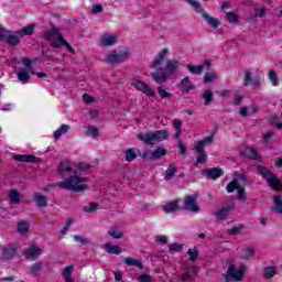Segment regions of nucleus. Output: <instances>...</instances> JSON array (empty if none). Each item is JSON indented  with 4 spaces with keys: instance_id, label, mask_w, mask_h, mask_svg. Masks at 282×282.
<instances>
[{
    "instance_id": "1",
    "label": "nucleus",
    "mask_w": 282,
    "mask_h": 282,
    "mask_svg": "<svg viewBox=\"0 0 282 282\" xmlns=\"http://www.w3.org/2000/svg\"><path fill=\"white\" fill-rule=\"evenodd\" d=\"M166 56H169V48H163L158 53L156 57L152 63V78L154 83H166V79L171 76H175V72L180 69V61L177 59H167L165 67H162Z\"/></svg>"
},
{
    "instance_id": "2",
    "label": "nucleus",
    "mask_w": 282,
    "mask_h": 282,
    "mask_svg": "<svg viewBox=\"0 0 282 282\" xmlns=\"http://www.w3.org/2000/svg\"><path fill=\"white\" fill-rule=\"evenodd\" d=\"M85 182H89V178L74 174L68 176L65 181L54 183L51 186L52 188H62L63 191H72L73 193H83V191L89 188Z\"/></svg>"
},
{
    "instance_id": "3",
    "label": "nucleus",
    "mask_w": 282,
    "mask_h": 282,
    "mask_svg": "<svg viewBox=\"0 0 282 282\" xmlns=\"http://www.w3.org/2000/svg\"><path fill=\"white\" fill-rule=\"evenodd\" d=\"M169 130H156L154 132H140L137 134L138 140L143 142V144H148V147H154L159 142H164V140H169Z\"/></svg>"
},
{
    "instance_id": "4",
    "label": "nucleus",
    "mask_w": 282,
    "mask_h": 282,
    "mask_svg": "<svg viewBox=\"0 0 282 282\" xmlns=\"http://www.w3.org/2000/svg\"><path fill=\"white\" fill-rule=\"evenodd\" d=\"M131 56V51L129 48H123L121 51H110L106 57V63L108 65H120V63H124Z\"/></svg>"
},
{
    "instance_id": "5",
    "label": "nucleus",
    "mask_w": 282,
    "mask_h": 282,
    "mask_svg": "<svg viewBox=\"0 0 282 282\" xmlns=\"http://www.w3.org/2000/svg\"><path fill=\"white\" fill-rule=\"evenodd\" d=\"M206 144H213V137H206L196 143L195 149L196 153L198 154L195 163L196 166L197 164H204V162H207L208 160V155H206V151L204 150Z\"/></svg>"
},
{
    "instance_id": "6",
    "label": "nucleus",
    "mask_w": 282,
    "mask_h": 282,
    "mask_svg": "<svg viewBox=\"0 0 282 282\" xmlns=\"http://www.w3.org/2000/svg\"><path fill=\"white\" fill-rule=\"evenodd\" d=\"M243 270H246V265L241 264L237 270V267L232 264V261H229V268L227 270L225 281H241V279H243Z\"/></svg>"
},
{
    "instance_id": "7",
    "label": "nucleus",
    "mask_w": 282,
    "mask_h": 282,
    "mask_svg": "<svg viewBox=\"0 0 282 282\" xmlns=\"http://www.w3.org/2000/svg\"><path fill=\"white\" fill-rule=\"evenodd\" d=\"M199 194H193L185 196L184 199V210H189V213H199V205H197V198Z\"/></svg>"
},
{
    "instance_id": "8",
    "label": "nucleus",
    "mask_w": 282,
    "mask_h": 282,
    "mask_svg": "<svg viewBox=\"0 0 282 282\" xmlns=\"http://www.w3.org/2000/svg\"><path fill=\"white\" fill-rule=\"evenodd\" d=\"M57 173L63 180L69 177L74 173V164L69 161H62L57 166Z\"/></svg>"
},
{
    "instance_id": "9",
    "label": "nucleus",
    "mask_w": 282,
    "mask_h": 282,
    "mask_svg": "<svg viewBox=\"0 0 282 282\" xmlns=\"http://www.w3.org/2000/svg\"><path fill=\"white\" fill-rule=\"evenodd\" d=\"M131 85L137 89V91H141V94H144V96H149V97L155 96V91H153V89H151V87H149L147 83L142 80L132 79Z\"/></svg>"
},
{
    "instance_id": "10",
    "label": "nucleus",
    "mask_w": 282,
    "mask_h": 282,
    "mask_svg": "<svg viewBox=\"0 0 282 282\" xmlns=\"http://www.w3.org/2000/svg\"><path fill=\"white\" fill-rule=\"evenodd\" d=\"M164 155H166V149L164 148H158L152 153L149 151L142 153L143 160H151L152 162L160 160V158H164Z\"/></svg>"
},
{
    "instance_id": "11",
    "label": "nucleus",
    "mask_w": 282,
    "mask_h": 282,
    "mask_svg": "<svg viewBox=\"0 0 282 282\" xmlns=\"http://www.w3.org/2000/svg\"><path fill=\"white\" fill-rule=\"evenodd\" d=\"M250 85L253 87V89H259L261 87V77L258 76V78L253 79L252 73L250 70H246L243 86L250 87Z\"/></svg>"
},
{
    "instance_id": "12",
    "label": "nucleus",
    "mask_w": 282,
    "mask_h": 282,
    "mask_svg": "<svg viewBox=\"0 0 282 282\" xmlns=\"http://www.w3.org/2000/svg\"><path fill=\"white\" fill-rule=\"evenodd\" d=\"M118 43V36L109 33H105L100 39L101 47H111V45H116Z\"/></svg>"
},
{
    "instance_id": "13",
    "label": "nucleus",
    "mask_w": 282,
    "mask_h": 282,
    "mask_svg": "<svg viewBox=\"0 0 282 282\" xmlns=\"http://www.w3.org/2000/svg\"><path fill=\"white\" fill-rule=\"evenodd\" d=\"M4 41H7L9 45L17 46L21 43V35H19V31L17 32L7 31Z\"/></svg>"
},
{
    "instance_id": "14",
    "label": "nucleus",
    "mask_w": 282,
    "mask_h": 282,
    "mask_svg": "<svg viewBox=\"0 0 282 282\" xmlns=\"http://www.w3.org/2000/svg\"><path fill=\"white\" fill-rule=\"evenodd\" d=\"M43 254V249L33 246L31 248H29L25 252H24V257L31 261H34L35 259H39V257H41Z\"/></svg>"
},
{
    "instance_id": "15",
    "label": "nucleus",
    "mask_w": 282,
    "mask_h": 282,
    "mask_svg": "<svg viewBox=\"0 0 282 282\" xmlns=\"http://www.w3.org/2000/svg\"><path fill=\"white\" fill-rule=\"evenodd\" d=\"M208 69L210 67V59H206L203 64L200 65H187V69L191 74L199 75L204 72V69Z\"/></svg>"
},
{
    "instance_id": "16",
    "label": "nucleus",
    "mask_w": 282,
    "mask_h": 282,
    "mask_svg": "<svg viewBox=\"0 0 282 282\" xmlns=\"http://www.w3.org/2000/svg\"><path fill=\"white\" fill-rule=\"evenodd\" d=\"M13 160H15V162H26L33 164H36V162H39V159H36V156L32 154H14Z\"/></svg>"
},
{
    "instance_id": "17",
    "label": "nucleus",
    "mask_w": 282,
    "mask_h": 282,
    "mask_svg": "<svg viewBox=\"0 0 282 282\" xmlns=\"http://www.w3.org/2000/svg\"><path fill=\"white\" fill-rule=\"evenodd\" d=\"M205 175H207L209 180H219V177L224 176V170L218 167L207 169Z\"/></svg>"
},
{
    "instance_id": "18",
    "label": "nucleus",
    "mask_w": 282,
    "mask_h": 282,
    "mask_svg": "<svg viewBox=\"0 0 282 282\" xmlns=\"http://www.w3.org/2000/svg\"><path fill=\"white\" fill-rule=\"evenodd\" d=\"M199 14H202L203 19L208 23V25L214 28V30L219 28V24H220L219 19L208 15V13H206V10L204 9L200 10Z\"/></svg>"
},
{
    "instance_id": "19",
    "label": "nucleus",
    "mask_w": 282,
    "mask_h": 282,
    "mask_svg": "<svg viewBox=\"0 0 282 282\" xmlns=\"http://www.w3.org/2000/svg\"><path fill=\"white\" fill-rule=\"evenodd\" d=\"M242 154L245 158H248L249 160H258L259 159V153L257 152V149H254L251 145H247L242 150Z\"/></svg>"
},
{
    "instance_id": "20",
    "label": "nucleus",
    "mask_w": 282,
    "mask_h": 282,
    "mask_svg": "<svg viewBox=\"0 0 282 282\" xmlns=\"http://www.w3.org/2000/svg\"><path fill=\"white\" fill-rule=\"evenodd\" d=\"M34 202L39 208H47V196L40 193H35Z\"/></svg>"
},
{
    "instance_id": "21",
    "label": "nucleus",
    "mask_w": 282,
    "mask_h": 282,
    "mask_svg": "<svg viewBox=\"0 0 282 282\" xmlns=\"http://www.w3.org/2000/svg\"><path fill=\"white\" fill-rule=\"evenodd\" d=\"M55 36H61V29L55 26L52 30L44 31L43 33V39H45V41H53Z\"/></svg>"
},
{
    "instance_id": "22",
    "label": "nucleus",
    "mask_w": 282,
    "mask_h": 282,
    "mask_svg": "<svg viewBox=\"0 0 282 282\" xmlns=\"http://www.w3.org/2000/svg\"><path fill=\"white\" fill-rule=\"evenodd\" d=\"M104 248L107 252V254H121L122 253V248L119 246L112 245V243H105Z\"/></svg>"
},
{
    "instance_id": "23",
    "label": "nucleus",
    "mask_w": 282,
    "mask_h": 282,
    "mask_svg": "<svg viewBox=\"0 0 282 282\" xmlns=\"http://www.w3.org/2000/svg\"><path fill=\"white\" fill-rule=\"evenodd\" d=\"M123 263H126V265H130L132 268H139V270H144V264H142V261L134 259V258H126L123 260Z\"/></svg>"
},
{
    "instance_id": "24",
    "label": "nucleus",
    "mask_w": 282,
    "mask_h": 282,
    "mask_svg": "<svg viewBox=\"0 0 282 282\" xmlns=\"http://www.w3.org/2000/svg\"><path fill=\"white\" fill-rule=\"evenodd\" d=\"M14 254H17V247L10 246V247L3 249V251H2V259L8 261L10 259H13Z\"/></svg>"
},
{
    "instance_id": "25",
    "label": "nucleus",
    "mask_w": 282,
    "mask_h": 282,
    "mask_svg": "<svg viewBox=\"0 0 282 282\" xmlns=\"http://www.w3.org/2000/svg\"><path fill=\"white\" fill-rule=\"evenodd\" d=\"M164 213L171 214V213H176V210H180V205L177 200H172L167 203L165 206H163Z\"/></svg>"
},
{
    "instance_id": "26",
    "label": "nucleus",
    "mask_w": 282,
    "mask_h": 282,
    "mask_svg": "<svg viewBox=\"0 0 282 282\" xmlns=\"http://www.w3.org/2000/svg\"><path fill=\"white\" fill-rule=\"evenodd\" d=\"M181 89L186 93L195 89V86L193 85V82H191V78L185 77L181 80Z\"/></svg>"
},
{
    "instance_id": "27",
    "label": "nucleus",
    "mask_w": 282,
    "mask_h": 282,
    "mask_svg": "<svg viewBox=\"0 0 282 282\" xmlns=\"http://www.w3.org/2000/svg\"><path fill=\"white\" fill-rule=\"evenodd\" d=\"M268 184L273 191H279V186H281V181L274 174L267 178Z\"/></svg>"
},
{
    "instance_id": "28",
    "label": "nucleus",
    "mask_w": 282,
    "mask_h": 282,
    "mask_svg": "<svg viewBox=\"0 0 282 282\" xmlns=\"http://www.w3.org/2000/svg\"><path fill=\"white\" fill-rule=\"evenodd\" d=\"M138 153H140V150L129 148L126 151V162H133V160H135V158H138Z\"/></svg>"
},
{
    "instance_id": "29",
    "label": "nucleus",
    "mask_w": 282,
    "mask_h": 282,
    "mask_svg": "<svg viewBox=\"0 0 282 282\" xmlns=\"http://www.w3.org/2000/svg\"><path fill=\"white\" fill-rule=\"evenodd\" d=\"M273 204H274V208H272V210L274 213H278L280 215H282V197L281 195L274 196L273 197Z\"/></svg>"
},
{
    "instance_id": "30",
    "label": "nucleus",
    "mask_w": 282,
    "mask_h": 282,
    "mask_svg": "<svg viewBox=\"0 0 282 282\" xmlns=\"http://www.w3.org/2000/svg\"><path fill=\"white\" fill-rule=\"evenodd\" d=\"M172 124H173V127L176 131V133L174 134V138H175V140H178L180 135H182V124H183V122L180 119H174Z\"/></svg>"
},
{
    "instance_id": "31",
    "label": "nucleus",
    "mask_w": 282,
    "mask_h": 282,
    "mask_svg": "<svg viewBox=\"0 0 282 282\" xmlns=\"http://www.w3.org/2000/svg\"><path fill=\"white\" fill-rule=\"evenodd\" d=\"M19 36H32L34 34V24H30L29 26L23 28L18 31Z\"/></svg>"
},
{
    "instance_id": "32",
    "label": "nucleus",
    "mask_w": 282,
    "mask_h": 282,
    "mask_svg": "<svg viewBox=\"0 0 282 282\" xmlns=\"http://www.w3.org/2000/svg\"><path fill=\"white\" fill-rule=\"evenodd\" d=\"M228 213H230V207H223L218 212H216V218L219 219V221H224L226 217H228Z\"/></svg>"
},
{
    "instance_id": "33",
    "label": "nucleus",
    "mask_w": 282,
    "mask_h": 282,
    "mask_svg": "<svg viewBox=\"0 0 282 282\" xmlns=\"http://www.w3.org/2000/svg\"><path fill=\"white\" fill-rule=\"evenodd\" d=\"M18 232L19 235H28L30 232V224L25 221H21L18 224Z\"/></svg>"
},
{
    "instance_id": "34",
    "label": "nucleus",
    "mask_w": 282,
    "mask_h": 282,
    "mask_svg": "<svg viewBox=\"0 0 282 282\" xmlns=\"http://www.w3.org/2000/svg\"><path fill=\"white\" fill-rule=\"evenodd\" d=\"M109 237H112V239H122L124 237V234L118 229V227H112L110 230H108Z\"/></svg>"
},
{
    "instance_id": "35",
    "label": "nucleus",
    "mask_w": 282,
    "mask_h": 282,
    "mask_svg": "<svg viewBox=\"0 0 282 282\" xmlns=\"http://www.w3.org/2000/svg\"><path fill=\"white\" fill-rule=\"evenodd\" d=\"M258 173L263 177V180H268L273 173L270 171V169L263 166V165H258Z\"/></svg>"
},
{
    "instance_id": "36",
    "label": "nucleus",
    "mask_w": 282,
    "mask_h": 282,
    "mask_svg": "<svg viewBox=\"0 0 282 282\" xmlns=\"http://www.w3.org/2000/svg\"><path fill=\"white\" fill-rule=\"evenodd\" d=\"M9 199L12 204H19V202H21V194L17 189H11L9 192Z\"/></svg>"
},
{
    "instance_id": "37",
    "label": "nucleus",
    "mask_w": 282,
    "mask_h": 282,
    "mask_svg": "<svg viewBox=\"0 0 282 282\" xmlns=\"http://www.w3.org/2000/svg\"><path fill=\"white\" fill-rule=\"evenodd\" d=\"M202 98L204 100V105L208 107L210 102H213V90H205L202 95Z\"/></svg>"
},
{
    "instance_id": "38",
    "label": "nucleus",
    "mask_w": 282,
    "mask_h": 282,
    "mask_svg": "<svg viewBox=\"0 0 282 282\" xmlns=\"http://www.w3.org/2000/svg\"><path fill=\"white\" fill-rule=\"evenodd\" d=\"M67 131H69V126H67V124H63V126H61V128L59 129H57L55 132H54V139L55 140H61V135L63 134V133H67Z\"/></svg>"
},
{
    "instance_id": "39",
    "label": "nucleus",
    "mask_w": 282,
    "mask_h": 282,
    "mask_svg": "<svg viewBox=\"0 0 282 282\" xmlns=\"http://www.w3.org/2000/svg\"><path fill=\"white\" fill-rule=\"evenodd\" d=\"M41 270H43V262H35L32 267H31V274L33 276H39V273L41 272Z\"/></svg>"
},
{
    "instance_id": "40",
    "label": "nucleus",
    "mask_w": 282,
    "mask_h": 282,
    "mask_svg": "<svg viewBox=\"0 0 282 282\" xmlns=\"http://www.w3.org/2000/svg\"><path fill=\"white\" fill-rule=\"evenodd\" d=\"M274 274H276V269L274 267H267L263 270L264 279H272V276H274Z\"/></svg>"
},
{
    "instance_id": "41",
    "label": "nucleus",
    "mask_w": 282,
    "mask_h": 282,
    "mask_svg": "<svg viewBox=\"0 0 282 282\" xmlns=\"http://www.w3.org/2000/svg\"><path fill=\"white\" fill-rule=\"evenodd\" d=\"M18 78L21 83H28V80H30V73L20 68V72H18Z\"/></svg>"
},
{
    "instance_id": "42",
    "label": "nucleus",
    "mask_w": 282,
    "mask_h": 282,
    "mask_svg": "<svg viewBox=\"0 0 282 282\" xmlns=\"http://www.w3.org/2000/svg\"><path fill=\"white\" fill-rule=\"evenodd\" d=\"M213 80H217V73L215 72L206 73L204 77L205 85L213 83Z\"/></svg>"
},
{
    "instance_id": "43",
    "label": "nucleus",
    "mask_w": 282,
    "mask_h": 282,
    "mask_svg": "<svg viewBox=\"0 0 282 282\" xmlns=\"http://www.w3.org/2000/svg\"><path fill=\"white\" fill-rule=\"evenodd\" d=\"M241 185H239L238 181H231L227 185V193H235V191H238Z\"/></svg>"
},
{
    "instance_id": "44",
    "label": "nucleus",
    "mask_w": 282,
    "mask_h": 282,
    "mask_svg": "<svg viewBox=\"0 0 282 282\" xmlns=\"http://www.w3.org/2000/svg\"><path fill=\"white\" fill-rule=\"evenodd\" d=\"M175 173H177V169L173 167V165H170L165 171V180H173V177H175Z\"/></svg>"
},
{
    "instance_id": "45",
    "label": "nucleus",
    "mask_w": 282,
    "mask_h": 282,
    "mask_svg": "<svg viewBox=\"0 0 282 282\" xmlns=\"http://www.w3.org/2000/svg\"><path fill=\"white\" fill-rule=\"evenodd\" d=\"M254 247L253 246H249L245 249V254H243V259H252V257H254Z\"/></svg>"
},
{
    "instance_id": "46",
    "label": "nucleus",
    "mask_w": 282,
    "mask_h": 282,
    "mask_svg": "<svg viewBox=\"0 0 282 282\" xmlns=\"http://www.w3.org/2000/svg\"><path fill=\"white\" fill-rule=\"evenodd\" d=\"M269 80H271L273 87H276L279 85V76H276V73L274 70L269 72Z\"/></svg>"
},
{
    "instance_id": "47",
    "label": "nucleus",
    "mask_w": 282,
    "mask_h": 282,
    "mask_svg": "<svg viewBox=\"0 0 282 282\" xmlns=\"http://www.w3.org/2000/svg\"><path fill=\"white\" fill-rule=\"evenodd\" d=\"M74 240L80 246H87L89 243V239L83 236L75 235Z\"/></svg>"
},
{
    "instance_id": "48",
    "label": "nucleus",
    "mask_w": 282,
    "mask_h": 282,
    "mask_svg": "<svg viewBox=\"0 0 282 282\" xmlns=\"http://www.w3.org/2000/svg\"><path fill=\"white\" fill-rule=\"evenodd\" d=\"M98 210V205L96 203H89L88 205L84 206L85 213H96Z\"/></svg>"
},
{
    "instance_id": "49",
    "label": "nucleus",
    "mask_w": 282,
    "mask_h": 282,
    "mask_svg": "<svg viewBox=\"0 0 282 282\" xmlns=\"http://www.w3.org/2000/svg\"><path fill=\"white\" fill-rule=\"evenodd\" d=\"M159 96L164 100V98H171V93L166 91L162 86L158 87Z\"/></svg>"
},
{
    "instance_id": "50",
    "label": "nucleus",
    "mask_w": 282,
    "mask_h": 282,
    "mask_svg": "<svg viewBox=\"0 0 282 282\" xmlns=\"http://www.w3.org/2000/svg\"><path fill=\"white\" fill-rule=\"evenodd\" d=\"M187 3H191L192 8H194V10L199 14L200 10H204V8H202V6L199 4V1H195V0H186Z\"/></svg>"
},
{
    "instance_id": "51",
    "label": "nucleus",
    "mask_w": 282,
    "mask_h": 282,
    "mask_svg": "<svg viewBox=\"0 0 282 282\" xmlns=\"http://www.w3.org/2000/svg\"><path fill=\"white\" fill-rule=\"evenodd\" d=\"M242 229H243V225L235 226L227 230V235H239V232H241Z\"/></svg>"
},
{
    "instance_id": "52",
    "label": "nucleus",
    "mask_w": 282,
    "mask_h": 282,
    "mask_svg": "<svg viewBox=\"0 0 282 282\" xmlns=\"http://www.w3.org/2000/svg\"><path fill=\"white\" fill-rule=\"evenodd\" d=\"M226 19L229 23H239V18L237 17V14L232 12H228L226 14Z\"/></svg>"
},
{
    "instance_id": "53",
    "label": "nucleus",
    "mask_w": 282,
    "mask_h": 282,
    "mask_svg": "<svg viewBox=\"0 0 282 282\" xmlns=\"http://www.w3.org/2000/svg\"><path fill=\"white\" fill-rule=\"evenodd\" d=\"M184 246L180 245V243H171L169 245V250L171 252H182Z\"/></svg>"
},
{
    "instance_id": "54",
    "label": "nucleus",
    "mask_w": 282,
    "mask_h": 282,
    "mask_svg": "<svg viewBox=\"0 0 282 282\" xmlns=\"http://www.w3.org/2000/svg\"><path fill=\"white\" fill-rule=\"evenodd\" d=\"M237 191H238L237 199L239 202H246V188L240 186L239 189H237Z\"/></svg>"
},
{
    "instance_id": "55",
    "label": "nucleus",
    "mask_w": 282,
    "mask_h": 282,
    "mask_svg": "<svg viewBox=\"0 0 282 282\" xmlns=\"http://www.w3.org/2000/svg\"><path fill=\"white\" fill-rule=\"evenodd\" d=\"M98 128L88 126L86 130V135H93L94 138H96V135H98Z\"/></svg>"
},
{
    "instance_id": "56",
    "label": "nucleus",
    "mask_w": 282,
    "mask_h": 282,
    "mask_svg": "<svg viewBox=\"0 0 282 282\" xmlns=\"http://www.w3.org/2000/svg\"><path fill=\"white\" fill-rule=\"evenodd\" d=\"M187 254H189V261H192V263H195V261H197V257L199 256V253H197V250L193 249H188Z\"/></svg>"
},
{
    "instance_id": "57",
    "label": "nucleus",
    "mask_w": 282,
    "mask_h": 282,
    "mask_svg": "<svg viewBox=\"0 0 282 282\" xmlns=\"http://www.w3.org/2000/svg\"><path fill=\"white\" fill-rule=\"evenodd\" d=\"M63 41H65V40L63 39V36L61 35V32H59V35H57V40L53 41L51 43V45H52V47H55L56 50H58V47H61V45H63Z\"/></svg>"
},
{
    "instance_id": "58",
    "label": "nucleus",
    "mask_w": 282,
    "mask_h": 282,
    "mask_svg": "<svg viewBox=\"0 0 282 282\" xmlns=\"http://www.w3.org/2000/svg\"><path fill=\"white\" fill-rule=\"evenodd\" d=\"M265 14H268V9L265 8L256 9V17H259V19H263Z\"/></svg>"
},
{
    "instance_id": "59",
    "label": "nucleus",
    "mask_w": 282,
    "mask_h": 282,
    "mask_svg": "<svg viewBox=\"0 0 282 282\" xmlns=\"http://www.w3.org/2000/svg\"><path fill=\"white\" fill-rule=\"evenodd\" d=\"M72 272H74V267L68 265L63 270L62 274L66 279L67 276H72Z\"/></svg>"
},
{
    "instance_id": "60",
    "label": "nucleus",
    "mask_w": 282,
    "mask_h": 282,
    "mask_svg": "<svg viewBox=\"0 0 282 282\" xmlns=\"http://www.w3.org/2000/svg\"><path fill=\"white\" fill-rule=\"evenodd\" d=\"M139 281L140 282H153V276H151L149 274H141L139 276Z\"/></svg>"
},
{
    "instance_id": "61",
    "label": "nucleus",
    "mask_w": 282,
    "mask_h": 282,
    "mask_svg": "<svg viewBox=\"0 0 282 282\" xmlns=\"http://www.w3.org/2000/svg\"><path fill=\"white\" fill-rule=\"evenodd\" d=\"M243 100V95L238 94L234 97V105L239 106Z\"/></svg>"
},
{
    "instance_id": "62",
    "label": "nucleus",
    "mask_w": 282,
    "mask_h": 282,
    "mask_svg": "<svg viewBox=\"0 0 282 282\" xmlns=\"http://www.w3.org/2000/svg\"><path fill=\"white\" fill-rule=\"evenodd\" d=\"M102 4H94L93 6V13L94 14H99L100 12H102Z\"/></svg>"
},
{
    "instance_id": "63",
    "label": "nucleus",
    "mask_w": 282,
    "mask_h": 282,
    "mask_svg": "<svg viewBox=\"0 0 282 282\" xmlns=\"http://www.w3.org/2000/svg\"><path fill=\"white\" fill-rule=\"evenodd\" d=\"M187 274H188L191 278L196 276V274H197V269H196L195 267H189V268L187 269Z\"/></svg>"
},
{
    "instance_id": "64",
    "label": "nucleus",
    "mask_w": 282,
    "mask_h": 282,
    "mask_svg": "<svg viewBox=\"0 0 282 282\" xmlns=\"http://www.w3.org/2000/svg\"><path fill=\"white\" fill-rule=\"evenodd\" d=\"M83 100L86 104L94 102V97H91L89 94H84L83 95Z\"/></svg>"
}]
</instances>
